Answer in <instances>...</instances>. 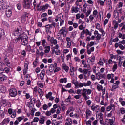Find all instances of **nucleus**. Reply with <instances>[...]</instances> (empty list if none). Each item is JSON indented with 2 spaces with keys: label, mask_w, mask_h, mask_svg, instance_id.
<instances>
[{
  "label": "nucleus",
  "mask_w": 125,
  "mask_h": 125,
  "mask_svg": "<svg viewBox=\"0 0 125 125\" xmlns=\"http://www.w3.org/2000/svg\"><path fill=\"white\" fill-rule=\"evenodd\" d=\"M20 40L22 45H24V46H27V45H28L29 42H28V36H27V35L22 34L21 36H19L18 38L15 39V42L17 43V42H19Z\"/></svg>",
  "instance_id": "1"
},
{
  "label": "nucleus",
  "mask_w": 125,
  "mask_h": 125,
  "mask_svg": "<svg viewBox=\"0 0 125 125\" xmlns=\"http://www.w3.org/2000/svg\"><path fill=\"white\" fill-rule=\"evenodd\" d=\"M22 33L23 31H22V28H21V27L19 26L14 32L13 34L16 37H21V36H22V35H26L22 34Z\"/></svg>",
  "instance_id": "2"
},
{
  "label": "nucleus",
  "mask_w": 125,
  "mask_h": 125,
  "mask_svg": "<svg viewBox=\"0 0 125 125\" xmlns=\"http://www.w3.org/2000/svg\"><path fill=\"white\" fill-rule=\"evenodd\" d=\"M22 4L24 8L29 9L31 7V5H32V1L31 0H23Z\"/></svg>",
  "instance_id": "3"
},
{
  "label": "nucleus",
  "mask_w": 125,
  "mask_h": 125,
  "mask_svg": "<svg viewBox=\"0 0 125 125\" xmlns=\"http://www.w3.org/2000/svg\"><path fill=\"white\" fill-rule=\"evenodd\" d=\"M58 34L62 35L63 38H66L67 36V28L65 27H62ZM57 36H59V35H57Z\"/></svg>",
  "instance_id": "4"
},
{
  "label": "nucleus",
  "mask_w": 125,
  "mask_h": 125,
  "mask_svg": "<svg viewBox=\"0 0 125 125\" xmlns=\"http://www.w3.org/2000/svg\"><path fill=\"white\" fill-rule=\"evenodd\" d=\"M87 92V89H82L81 94L82 95L83 97H84V100L86 101L87 99H89V96L86 95Z\"/></svg>",
  "instance_id": "5"
},
{
  "label": "nucleus",
  "mask_w": 125,
  "mask_h": 125,
  "mask_svg": "<svg viewBox=\"0 0 125 125\" xmlns=\"http://www.w3.org/2000/svg\"><path fill=\"white\" fill-rule=\"evenodd\" d=\"M6 9V2H4L3 0H0V10L3 11L4 9Z\"/></svg>",
  "instance_id": "6"
},
{
  "label": "nucleus",
  "mask_w": 125,
  "mask_h": 125,
  "mask_svg": "<svg viewBox=\"0 0 125 125\" xmlns=\"http://www.w3.org/2000/svg\"><path fill=\"white\" fill-rule=\"evenodd\" d=\"M9 94L12 97H15L17 95V90L15 88H12L9 91Z\"/></svg>",
  "instance_id": "7"
},
{
  "label": "nucleus",
  "mask_w": 125,
  "mask_h": 125,
  "mask_svg": "<svg viewBox=\"0 0 125 125\" xmlns=\"http://www.w3.org/2000/svg\"><path fill=\"white\" fill-rule=\"evenodd\" d=\"M45 27L46 34H47V35H51L52 33L51 31H50V29H52V27L51 26V25H49V24H48Z\"/></svg>",
  "instance_id": "8"
},
{
  "label": "nucleus",
  "mask_w": 125,
  "mask_h": 125,
  "mask_svg": "<svg viewBox=\"0 0 125 125\" xmlns=\"http://www.w3.org/2000/svg\"><path fill=\"white\" fill-rule=\"evenodd\" d=\"M57 63H54L53 64H51L49 67V70L50 72H53L54 71V69L57 68Z\"/></svg>",
  "instance_id": "9"
},
{
  "label": "nucleus",
  "mask_w": 125,
  "mask_h": 125,
  "mask_svg": "<svg viewBox=\"0 0 125 125\" xmlns=\"http://www.w3.org/2000/svg\"><path fill=\"white\" fill-rule=\"evenodd\" d=\"M112 25L114 26V30H117L119 28V22L115 20L112 21Z\"/></svg>",
  "instance_id": "10"
},
{
  "label": "nucleus",
  "mask_w": 125,
  "mask_h": 125,
  "mask_svg": "<svg viewBox=\"0 0 125 125\" xmlns=\"http://www.w3.org/2000/svg\"><path fill=\"white\" fill-rule=\"evenodd\" d=\"M50 42H51V46H53V44L55 45L57 44V40L56 39H54L53 37H51V40H50Z\"/></svg>",
  "instance_id": "11"
},
{
  "label": "nucleus",
  "mask_w": 125,
  "mask_h": 125,
  "mask_svg": "<svg viewBox=\"0 0 125 125\" xmlns=\"http://www.w3.org/2000/svg\"><path fill=\"white\" fill-rule=\"evenodd\" d=\"M75 12V13H78L79 12V7L76 6L75 8L74 6L72 7L71 8V13H74Z\"/></svg>",
  "instance_id": "12"
},
{
  "label": "nucleus",
  "mask_w": 125,
  "mask_h": 125,
  "mask_svg": "<svg viewBox=\"0 0 125 125\" xmlns=\"http://www.w3.org/2000/svg\"><path fill=\"white\" fill-rule=\"evenodd\" d=\"M8 101L6 100H2L1 101V105L2 107H6L7 106Z\"/></svg>",
  "instance_id": "13"
},
{
  "label": "nucleus",
  "mask_w": 125,
  "mask_h": 125,
  "mask_svg": "<svg viewBox=\"0 0 125 125\" xmlns=\"http://www.w3.org/2000/svg\"><path fill=\"white\" fill-rule=\"evenodd\" d=\"M111 110H112L113 111H115V105L112 104L108 106L106 108V111H107L108 112L111 111Z\"/></svg>",
  "instance_id": "14"
},
{
  "label": "nucleus",
  "mask_w": 125,
  "mask_h": 125,
  "mask_svg": "<svg viewBox=\"0 0 125 125\" xmlns=\"http://www.w3.org/2000/svg\"><path fill=\"white\" fill-rule=\"evenodd\" d=\"M38 92L39 94V96L40 97H42L43 96V94H44V92H43L42 90L40 88H38Z\"/></svg>",
  "instance_id": "15"
},
{
  "label": "nucleus",
  "mask_w": 125,
  "mask_h": 125,
  "mask_svg": "<svg viewBox=\"0 0 125 125\" xmlns=\"http://www.w3.org/2000/svg\"><path fill=\"white\" fill-rule=\"evenodd\" d=\"M44 53L45 54H47V53H49V51H50V47L49 46H46L44 47Z\"/></svg>",
  "instance_id": "16"
},
{
  "label": "nucleus",
  "mask_w": 125,
  "mask_h": 125,
  "mask_svg": "<svg viewBox=\"0 0 125 125\" xmlns=\"http://www.w3.org/2000/svg\"><path fill=\"white\" fill-rule=\"evenodd\" d=\"M120 84V82L119 81H117L115 83H114L113 84L112 87L113 88L116 89L119 87V85Z\"/></svg>",
  "instance_id": "17"
},
{
  "label": "nucleus",
  "mask_w": 125,
  "mask_h": 125,
  "mask_svg": "<svg viewBox=\"0 0 125 125\" xmlns=\"http://www.w3.org/2000/svg\"><path fill=\"white\" fill-rule=\"evenodd\" d=\"M6 91V88L3 85H1L0 86V92L4 93Z\"/></svg>",
  "instance_id": "18"
},
{
  "label": "nucleus",
  "mask_w": 125,
  "mask_h": 125,
  "mask_svg": "<svg viewBox=\"0 0 125 125\" xmlns=\"http://www.w3.org/2000/svg\"><path fill=\"white\" fill-rule=\"evenodd\" d=\"M27 18H28V16L26 15V14L23 15L21 17L22 23H25V22H26Z\"/></svg>",
  "instance_id": "19"
},
{
  "label": "nucleus",
  "mask_w": 125,
  "mask_h": 125,
  "mask_svg": "<svg viewBox=\"0 0 125 125\" xmlns=\"http://www.w3.org/2000/svg\"><path fill=\"white\" fill-rule=\"evenodd\" d=\"M6 14L7 15V17H10V16L12 15V11H11V9H9L8 11H6Z\"/></svg>",
  "instance_id": "20"
},
{
  "label": "nucleus",
  "mask_w": 125,
  "mask_h": 125,
  "mask_svg": "<svg viewBox=\"0 0 125 125\" xmlns=\"http://www.w3.org/2000/svg\"><path fill=\"white\" fill-rule=\"evenodd\" d=\"M91 114L92 112L90 110L87 109L86 110V119H88V117H90V116H91Z\"/></svg>",
  "instance_id": "21"
},
{
  "label": "nucleus",
  "mask_w": 125,
  "mask_h": 125,
  "mask_svg": "<svg viewBox=\"0 0 125 125\" xmlns=\"http://www.w3.org/2000/svg\"><path fill=\"white\" fill-rule=\"evenodd\" d=\"M5 63L7 66V67H10V62H9V61L7 60V56H5Z\"/></svg>",
  "instance_id": "22"
},
{
  "label": "nucleus",
  "mask_w": 125,
  "mask_h": 125,
  "mask_svg": "<svg viewBox=\"0 0 125 125\" xmlns=\"http://www.w3.org/2000/svg\"><path fill=\"white\" fill-rule=\"evenodd\" d=\"M114 18H115V19H119V13H118V11L114 10Z\"/></svg>",
  "instance_id": "23"
},
{
  "label": "nucleus",
  "mask_w": 125,
  "mask_h": 125,
  "mask_svg": "<svg viewBox=\"0 0 125 125\" xmlns=\"http://www.w3.org/2000/svg\"><path fill=\"white\" fill-rule=\"evenodd\" d=\"M94 42L92 41L90 42V43L87 44V49H89L90 47H91V46H93V45H94Z\"/></svg>",
  "instance_id": "24"
},
{
  "label": "nucleus",
  "mask_w": 125,
  "mask_h": 125,
  "mask_svg": "<svg viewBox=\"0 0 125 125\" xmlns=\"http://www.w3.org/2000/svg\"><path fill=\"white\" fill-rule=\"evenodd\" d=\"M118 60H119L118 66L121 67H122V64H123V62H122V57H121V56L118 57Z\"/></svg>",
  "instance_id": "25"
},
{
  "label": "nucleus",
  "mask_w": 125,
  "mask_h": 125,
  "mask_svg": "<svg viewBox=\"0 0 125 125\" xmlns=\"http://www.w3.org/2000/svg\"><path fill=\"white\" fill-rule=\"evenodd\" d=\"M4 35V30L0 28V39H1L2 36Z\"/></svg>",
  "instance_id": "26"
},
{
  "label": "nucleus",
  "mask_w": 125,
  "mask_h": 125,
  "mask_svg": "<svg viewBox=\"0 0 125 125\" xmlns=\"http://www.w3.org/2000/svg\"><path fill=\"white\" fill-rule=\"evenodd\" d=\"M62 68L66 72V73H68V72H69V66H67L66 64L63 65Z\"/></svg>",
  "instance_id": "27"
},
{
  "label": "nucleus",
  "mask_w": 125,
  "mask_h": 125,
  "mask_svg": "<svg viewBox=\"0 0 125 125\" xmlns=\"http://www.w3.org/2000/svg\"><path fill=\"white\" fill-rule=\"evenodd\" d=\"M6 80V76L4 75H0V81H3Z\"/></svg>",
  "instance_id": "28"
},
{
  "label": "nucleus",
  "mask_w": 125,
  "mask_h": 125,
  "mask_svg": "<svg viewBox=\"0 0 125 125\" xmlns=\"http://www.w3.org/2000/svg\"><path fill=\"white\" fill-rule=\"evenodd\" d=\"M10 121V120H9V119L6 118V119H4V120L2 122V123L3 124H4L5 125H7V124H8V123H9Z\"/></svg>",
  "instance_id": "29"
},
{
  "label": "nucleus",
  "mask_w": 125,
  "mask_h": 125,
  "mask_svg": "<svg viewBox=\"0 0 125 125\" xmlns=\"http://www.w3.org/2000/svg\"><path fill=\"white\" fill-rule=\"evenodd\" d=\"M91 85V81H88L87 83H84V86H89Z\"/></svg>",
  "instance_id": "30"
},
{
  "label": "nucleus",
  "mask_w": 125,
  "mask_h": 125,
  "mask_svg": "<svg viewBox=\"0 0 125 125\" xmlns=\"http://www.w3.org/2000/svg\"><path fill=\"white\" fill-rule=\"evenodd\" d=\"M52 96V92H49L48 94H46V98L47 99H49V98H50Z\"/></svg>",
  "instance_id": "31"
},
{
  "label": "nucleus",
  "mask_w": 125,
  "mask_h": 125,
  "mask_svg": "<svg viewBox=\"0 0 125 125\" xmlns=\"http://www.w3.org/2000/svg\"><path fill=\"white\" fill-rule=\"evenodd\" d=\"M96 79L97 80H101L102 78H103V74H99L98 73H96Z\"/></svg>",
  "instance_id": "32"
},
{
  "label": "nucleus",
  "mask_w": 125,
  "mask_h": 125,
  "mask_svg": "<svg viewBox=\"0 0 125 125\" xmlns=\"http://www.w3.org/2000/svg\"><path fill=\"white\" fill-rule=\"evenodd\" d=\"M85 35H86V36H88V35L89 36H91L92 35V33H91V32L89 31L88 29H86L85 30Z\"/></svg>",
  "instance_id": "33"
},
{
  "label": "nucleus",
  "mask_w": 125,
  "mask_h": 125,
  "mask_svg": "<svg viewBox=\"0 0 125 125\" xmlns=\"http://www.w3.org/2000/svg\"><path fill=\"white\" fill-rule=\"evenodd\" d=\"M65 121L66 123H68L70 125H72V119L70 118H67Z\"/></svg>",
  "instance_id": "34"
},
{
  "label": "nucleus",
  "mask_w": 125,
  "mask_h": 125,
  "mask_svg": "<svg viewBox=\"0 0 125 125\" xmlns=\"http://www.w3.org/2000/svg\"><path fill=\"white\" fill-rule=\"evenodd\" d=\"M97 88L98 91H100L101 90H102V89H103V86H102V85H101L98 84L97 86Z\"/></svg>",
  "instance_id": "35"
},
{
  "label": "nucleus",
  "mask_w": 125,
  "mask_h": 125,
  "mask_svg": "<svg viewBox=\"0 0 125 125\" xmlns=\"http://www.w3.org/2000/svg\"><path fill=\"white\" fill-rule=\"evenodd\" d=\"M83 86H84V83H79V82L77 84V85H76V87H83Z\"/></svg>",
  "instance_id": "36"
},
{
  "label": "nucleus",
  "mask_w": 125,
  "mask_h": 125,
  "mask_svg": "<svg viewBox=\"0 0 125 125\" xmlns=\"http://www.w3.org/2000/svg\"><path fill=\"white\" fill-rule=\"evenodd\" d=\"M60 82L63 83H67V78H62L60 80Z\"/></svg>",
  "instance_id": "37"
},
{
  "label": "nucleus",
  "mask_w": 125,
  "mask_h": 125,
  "mask_svg": "<svg viewBox=\"0 0 125 125\" xmlns=\"http://www.w3.org/2000/svg\"><path fill=\"white\" fill-rule=\"evenodd\" d=\"M41 43H42V45L43 47H45V43H46V40H45V39L42 40V41Z\"/></svg>",
  "instance_id": "38"
},
{
  "label": "nucleus",
  "mask_w": 125,
  "mask_h": 125,
  "mask_svg": "<svg viewBox=\"0 0 125 125\" xmlns=\"http://www.w3.org/2000/svg\"><path fill=\"white\" fill-rule=\"evenodd\" d=\"M101 34H98L96 36V39L95 40L96 41H100V40H101Z\"/></svg>",
  "instance_id": "39"
},
{
  "label": "nucleus",
  "mask_w": 125,
  "mask_h": 125,
  "mask_svg": "<svg viewBox=\"0 0 125 125\" xmlns=\"http://www.w3.org/2000/svg\"><path fill=\"white\" fill-rule=\"evenodd\" d=\"M39 120L38 117H34L33 121L31 122V124H33V123H38V122H39Z\"/></svg>",
  "instance_id": "40"
},
{
  "label": "nucleus",
  "mask_w": 125,
  "mask_h": 125,
  "mask_svg": "<svg viewBox=\"0 0 125 125\" xmlns=\"http://www.w3.org/2000/svg\"><path fill=\"white\" fill-rule=\"evenodd\" d=\"M107 5L108 6H109V7H111V8H112V1H111V0H107Z\"/></svg>",
  "instance_id": "41"
},
{
  "label": "nucleus",
  "mask_w": 125,
  "mask_h": 125,
  "mask_svg": "<svg viewBox=\"0 0 125 125\" xmlns=\"http://www.w3.org/2000/svg\"><path fill=\"white\" fill-rule=\"evenodd\" d=\"M44 118H40L39 119V123L40 124H44Z\"/></svg>",
  "instance_id": "42"
},
{
  "label": "nucleus",
  "mask_w": 125,
  "mask_h": 125,
  "mask_svg": "<svg viewBox=\"0 0 125 125\" xmlns=\"http://www.w3.org/2000/svg\"><path fill=\"white\" fill-rule=\"evenodd\" d=\"M98 108H99V106L98 105H92L91 106V110H92V111H95V110H96V109H97Z\"/></svg>",
  "instance_id": "43"
},
{
  "label": "nucleus",
  "mask_w": 125,
  "mask_h": 125,
  "mask_svg": "<svg viewBox=\"0 0 125 125\" xmlns=\"http://www.w3.org/2000/svg\"><path fill=\"white\" fill-rule=\"evenodd\" d=\"M38 65V61H37V59L35 60V61L33 62V68H36Z\"/></svg>",
  "instance_id": "44"
},
{
  "label": "nucleus",
  "mask_w": 125,
  "mask_h": 125,
  "mask_svg": "<svg viewBox=\"0 0 125 125\" xmlns=\"http://www.w3.org/2000/svg\"><path fill=\"white\" fill-rule=\"evenodd\" d=\"M48 6H49V5L47 4H45V5H43L42 10H45V9H47V8H48Z\"/></svg>",
  "instance_id": "45"
},
{
  "label": "nucleus",
  "mask_w": 125,
  "mask_h": 125,
  "mask_svg": "<svg viewBox=\"0 0 125 125\" xmlns=\"http://www.w3.org/2000/svg\"><path fill=\"white\" fill-rule=\"evenodd\" d=\"M79 82L77 81V80L74 79L72 81V83H73L74 85H75V86H77L78 83Z\"/></svg>",
  "instance_id": "46"
},
{
  "label": "nucleus",
  "mask_w": 125,
  "mask_h": 125,
  "mask_svg": "<svg viewBox=\"0 0 125 125\" xmlns=\"http://www.w3.org/2000/svg\"><path fill=\"white\" fill-rule=\"evenodd\" d=\"M24 119H25V117L23 116L19 117L18 118V121L19 122H21L22 121V120H24Z\"/></svg>",
  "instance_id": "47"
},
{
  "label": "nucleus",
  "mask_w": 125,
  "mask_h": 125,
  "mask_svg": "<svg viewBox=\"0 0 125 125\" xmlns=\"http://www.w3.org/2000/svg\"><path fill=\"white\" fill-rule=\"evenodd\" d=\"M117 68H118V65L114 64L113 66V68H112L113 72H115V71H116V70H117Z\"/></svg>",
  "instance_id": "48"
},
{
  "label": "nucleus",
  "mask_w": 125,
  "mask_h": 125,
  "mask_svg": "<svg viewBox=\"0 0 125 125\" xmlns=\"http://www.w3.org/2000/svg\"><path fill=\"white\" fill-rule=\"evenodd\" d=\"M51 23H52L51 24H49V26H51L52 29L53 28V27L55 28V27L56 26V23H55V22L53 21H52Z\"/></svg>",
  "instance_id": "49"
},
{
  "label": "nucleus",
  "mask_w": 125,
  "mask_h": 125,
  "mask_svg": "<svg viewBox=\"0 0 125 125\" xmlns=\"http://www.w3.org/2000/svg\"><path fill=\"white\" fill-rule=\"evenodd\" d=\"M30 103L32 105H34V104L36 103V99H35V98H32L30 101Z\"/></svg>",
  "instance_id": "50"
},
{
  "label": "nucleus",
  "mask_w": 125,
  "mask_h": 125,
  "mask_svg": "<svg viewBox=\"0 0 125 125\" xmlns=\"http://www.w3.org/2000/svg\"><path fill=\"white\" fill-rule=\"evenodd\" d=\"M58 19H62V18H63V14L62 13H60V14H59L57 16Z\"/></svg>",
  "instance_id": "51"
},
{
  "label": "nucleus",
  "mask_w": 125,
  "mask_h": 125,
  "mask_svg": "<svg viewBox=\"0 0 125 125\" xmlns=\"http://www.w3.org/2000/svg\"><path fill=\"white\" fill-rule=\"evenodd\" d=\"M37 84L41 88H43V83H37Z\"/></svg>",
  "instance_id": "52"
},
{
  "label": "nucleus",
  "mask_w": 125,
  "mask_h": 125,
  "mask_svg": "<svg viewBox=\"0 0 125 125\" xmlns=\"http://www.w3.org/2000/svg\"><path fill=\"white\" fill-rule=\"evenodd\" d=\"M120 111H121V114H125V108L124 107L121 108L120 109Z\"/></svg>",
  "instance_id": "53"
},
{
  "label": "nucleus",
  "mask_w": 125,
  "mask_h": 125,
  "mask_svg": "<svg viewBox=\"0 0 125 125\" xmlns=\"http://www.w3.org/2000/svg\"><path fill=\"white\" fill-rule=\"evenodd\" d=\"M98 13V12H97V10H94V11L93 12V16H94V17H95V16H96L97 15Z\"/></svg>",
  "instance_id": "54"
},
{
  "label": "nucleus",
  "mask_w": 125,
  "mask_h": 125,
  "mask_svg": "<svg viewBox=\"0 0 125 125\" xmlns=\"http://www.w3.org/2000/svg\"><path fill=\"white\" fill-rule=\"evenodd\" d=\"M27 72H28V66H27L24 70L23 71V74L24 75H26V74H27Z\"/></svg>",
  "instance_id": "55"
},
{
  "label": "nucleus",
  "mask_w": 125,
  "mask_h": 125,
  "mask_svg": "<svg viewBox=\"0 0 125 125\" xmlns=\"http://www.w3.org/2000/svg\"><path fill=\"white\" fill-rule=\"evenodd\" d=\"M79 29L82 31V30H83V29H84V27H83V24H81L79 26Z\"/></svg>",
  "instance_id": "56"
},
{
  "label": "nucleus",
  "mask_w": 125,
  "mask_h": 125,
  "mask_svg": "<svg viewBox=\"0 0 125 125\" xmlns=\"http://www.w3.org/2000/svg\"><path fill=\"white\" fill-rule=\"evenodd\" d=\"M4 71H5V73H6L7 74H8V73H9V71H10V69H9V68H7V67H5L4 68Z\"/></svg>",
  "instance_id": "57"
},
{
  "label": "nucleus",
  "mask_w": 125,
  "mask_h": 125,
  "mask_svg": "<svg viewBox=\"0 0 125 125\" xmlns=\"http://www.w3.org/2000/svg\"><path fill=\"white\" fill-rule=\"evenodd\" d=\"M73 51L75 55L78 54V50H77V48H74L73 49Z\"/></svg>",
  "instance_id": "58"
},
{
  "label": "nucleus",
  "mask_w": 125,
  "mask_h": 125,
  "mask_svg": "<svg viewBox=\"0 0 125 125\" xmlns=\"http://www.w3.org/2000/svg\"><path fill=\"white\" fill-rule=\"evenodd\" d=\"M48 108V106H47V105H46V104H44L43 105V109L45 110H47V108Z\"/></svg>",
  "instance_id": "59"
},
{
  "label": "nucleus",
  "mask_w": 125,
  "mask_h": 125,
  "mask_svg": "<svg viewBox=\"0 0 125 125\" xmlns=\"http://www.w3.org/2000/svg\"><path fill=\"white\" fill-rule=\"evenodd\" d=\"M60 50H57L56 51H55V54L56 55H60Z\"/></svg>",
  "instance_id": "60"
},
{
  "label": "nucleus",
  "mask_w": 125,
  "mask_h": 125,
  "mask_svg": "<svg viewBox=\"0 0 125 125\" xmlns=\"http://www.w3.org/2000/svg\"><path fill=\"white\" fill-rule=\"evenodd\" d=\"M119 48H120V49H121L122 50H124V49H125V46H123L122 44H120Z\"/></svg>",
  "instance_id": "61"
},
{
  "label": "nucleus",
  "mask_w": 125,
  "mask_h": 125,
  "mask_svg": "<svg viewBox=\"0 0 125 125\" xmlns=\"http://www.w3.org/2000/svg\"><path fill=\"white\" fill-rule=\"evenodd\" d=\"M35 72L36 73H40V72H41V69L40 68V67H37L35 69Z\"/></svg>",
  "instance_id": "62"
},
{
  "label": "nucleus",
  "mask_w": 125,
  "mask_h": 125,
  "mask_svg": "<svg viewBox=\"0 0 125 125\" xmlns=\"http://www.w3.org/2000/svg\"><path fill=\"white\" fill-rule=\"evenodd\" d=\"M73 25L74 29H77L78 28V26H79L77 23H74Z\"/></svg>",
  "instance_id": "63"
},
{
  "label": "nucleus",
  "mask_w": 125,
  "mask_h": 125,
  "mask_svg": "<svg viewBox=\"0 0 125 125\" xmlns=\"http://www.w3.org/2000/svg\"><path fill=\"white\" fill-rule=\"evenodd\" d=\"M64 20H61L60 21V26H61L62 25H64Z\"/></svg>",
  "instance_id": "64"
}]
</instances>
